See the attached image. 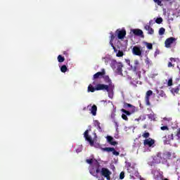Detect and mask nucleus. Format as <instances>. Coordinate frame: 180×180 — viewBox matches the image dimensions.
I'll return each instance as SVG.
<instances>
[{"mask_svg":"<svg viewBox=\"0 0 180 180\" xmlns=\"http://www.w3.org/2000/svg\"><path fill=\"white\" fill-rule=\"evenodd\" d=\"M110 46H113V40H115V34L113 33H110Z\"/></svg>","mask_w":180,"mask_h":180,"instance_id":"nucleus-26","label":"nucleus"},{"mask_svg":"<svg viewBox=\"0 0 180 180\" xmlns=\"http://www.w3.org/2000/svg\"><path fill=\"white\" fill-rule=\"evenodd\" d=\"M89 172L95 178H99L98 174L100 172L101 176L106 178L107 180H110V175H112V172L109 169L105 167L101 169V165L98 162L89 169Z\"/></svg>","mask_w":180,"mask_h":180,"instance_id":"nucleus-1","label":"nucleus"},{"mask_svg":"<svg viewBox=\"0 0 180 180\" xmlns=\"http://www.w3.org/2000/svg\"><path fill=\"white\" fill-rule=\"evenodd\" d=\"M164 34H165V28H164V27L160 28V30H159V35L160 36H162Z\"/></svg>","mask_w":180,"mask_h":180,"instance_id":"nucleus-27","label":"nucleus"},{"mask_svg":"<svg viewBox=\"0 0 180 180\" xmlns=\"http://www.w3.org/2000/svg\"><path fill=\"white\" fill-rule=\"evenodd\" d=\"M162 157H161V153H158L157 156H155L153 158V160L155 161V162H156L157 164H159V162H161V160H162Z\"/></svg>","mask_w":180,"mask_h":180,"instance_id":"nucleus-16","label":"nucleus"},{"mask_svg":"<svg viewBox=\"0 0 180 180\" xmlns=\"http://www.w3.org/2000/svg\"><path fill=\"white\" fill-rule=\"evenodd\" d=\"M155 22L158 23V25H161V23H162V18H157Z\"/></svg>","mask_w":180,"mask_h":180,"instance_id":"nucleus-35","label":"nucleus"},{"mask_svg":"<svg viewBox=\"0 0 180 180\" xmlns=\"http://www.w3.org/2000/svg\"><path fill=\"white\" fill-rule=\"evenodd\" d=\"M151 95H153V91L148 90L146 92V96L148 97V98H150V96H151Z\"/></svg>","mask_w":180,"mask_h":180,"instance_id":"nucleus-37","label":"nucleus"},{"mask_svg":"<svg viewBox=\"0 0 180 180\" xmlns=\"http://www.w3.org/2000/svg\"><path fill=\"white\" fill-rule=\"evenodd\" d=\"M131 32L135 35V36H140L141 37H144V33L143 32V30L140 29H132L131 30Z\"/></svg>","mask_w":180,"mask_h":180,"instance_id":"nucleus-11","label":"nucleus"},{"mask_svg":"<svg viewBox=\"0 0 180 180\" xmlns=\"http://www.w3.org/2000/svg\"><path fill=\"white\" fill-rule=\"evenodd\" d=\"M145 29L148 31V34H154V29L151 28L150 25H145Z\"/></svg>","mask_w":180,"mask_h":180,"instance_id":"nucleus-17","label":"nucleus"},{"mask_svg":"<svg viewBox=\"0 0 180 180\" xmlns=\"http://www.w3.org/2000/svg\"><path fill=\"white\" fill-rule=\"evenodd\" d=\"M164 180H168V179H165Z\"/></svg>","mask_w":180,"mask_h":180,"instance_id":"nucleus-55","label":"nucleus"},{"mask_svg":"<svg viewBox=\"0 0 180 180\" xmlns=\"http://www.w3.org/2000/svg\"><path fill=\"white\" fill-rule=\"evenodd\" d=\"M146 64H150V59H148V58H146V60H145Z\"/></svg>","mask_w":180,"mask_h":180,"instance_id":"nucleus-49","label":"nucleus"},{"mask_svg":"<svg viewBox=\"0 0 180 180\" xmlns=\"http://www.w3.org/2000/svg\"><path fill=\"white\" fill-rule=\"evenodd\" d=\"M106 74L105 69H101V72H98L93 76V81L98 79L99 78H103V76Z\"/></svg>","mask_w":180,"mask_h":180,"instance_id":"nucleus-6","label":"nucleus"},{"mask_svg":"<svg viewBox=\"0 0 180 180\" xmlns=\"http://www.w3.org/2000/svg\"><path fill=\"white\" fill-rule=\"evenodd\" d=\"M162 140L164 141V143H169V141H171V140H174V134H171L167 135V136H165L162 137Z\"/></svg>","mask_w":180,"mask_h":180,"instance_id":"nucleus-13","label":"nucleus"},{"mask_svg":"<svg viewBox=\"0 0 180 180\" xmlns=\"http://www.w3.org/2000/svg\"><path fill=\"white\" fill-rule=\"evenodd\" d=\"M134 65H136V66H139V64H140L138 60H134Z\"/></svg>","mask_w":180,"mask_h":180,"instance_id":"nucleus-48","label":"nucleus"},{"mask_svg":"<svg viewBox=\"0 0 180 180\" xmlns=\"http://www.w3.org/2000/svg\"><path fill=\"white\" fill-rule=\"evenodd\" d=\"M167 67H168V68H171V67H172V68H174V67H175V64H172V62H169L167 64Z\"/></svg>","mask_w":180,"mask_h":180,"instance_id":"nucleus-39","label":"nucleus"},{"mask_svg":"<svg viewBox=\"0 0 180 180\" xmlns=\"http://www.w3.org/2000/svg\"><path fill=\"white\" fill-rule=\"evenodd\" d=\"M91 113L93 115V116H96V112L98 110V107L95 105H94L91 108Z\"/></svg>","mask_w":180,"mask_h":180,"instance_id":"nucleus-19","label":"nucleus"},{"mask_svg":"<svg viewBox=\"0 0 180 180\" xmlns=\"http://www.w3.org/2000/svg\"><path fill=\"white\" fill-rule=\"evenodd\" d=\"M120 179H124V172H122L120 174Z\"/></svg>","mask_w":180,"mask_h":180,"instance_id":"nucleus-41","label":"nucleus"},{"mask_svg":"<svg viewBox=\"0 0 180 180\" xmlns=\"http://www.w3.org/2000/svg\"><path fill=\"white\" fill-rule=\"evenodd\" d=\"M142 137H143V139H148V137H150V133L145 131L143 134H142Z\"/></svg>","mask_w":180,"mask_h":180,"instance_id":"nucleus-28","label":"nucleus"},{"mask_svg":"<svg viewBox=\"0 0 180 180\" xmlns=\"http://www.w3.org/2000/svg\"><path fill=\"white\" fill-rule=\"evenodd\" d=\"M60 71L61 72H67L68 71V68H67V65H63L60 68Z\"/></svg>","mask_w":180,"mask_h":180,"instance_id":"nucleus-24","label":"nucleus"},{"mask_svg":"<svg viewBox=\"0 0 180 180\" xmlns=\"http://www.w3.org/2000/svg\"><path fill=\"white\" fill-rule=\"evenodd\" d=\"M96 91V87H94L92 84H89L88 88H87V91L88 92H95Z\"/></svg>","mask_w":180,"mask_h":180,"instance_id":"nucleus-22","label":"nucleus"},{"mask_svg":"<svg viewBox=\"0 0 180 180\" xmlns=\"http://www.w3.org/2000/svg\"><path fill=\"white\" fill-rule=\"evenodd\" d=\"M169 60L172 63H176V58H170Z\"/></svg>","mask_w":180,"mask_h":180,"instance_id":"nucleus-46","label":"nucleus"},{"mask_svg":"<svg viewBox=\"0 0 180 180\" xmlns=\"http://www.w3.org/2000/svg\"><path fill=\"white\" fill-rule=\"evenodd\" d=\"M94 124L95 127H96L98 130V131H102V128L101 127V122L98 120H94Z\"/></svg>","mask_w":180,"mask_h":180,"instance_id":"nucleus-18","label":"nucleus"},{"mask_svg":"<svg viewBox=\"0 0 180 180\" xmlns=\"http://www.w3.org/2000/svg\"><path fill=\"white\" fill-rule=\"evenodd\" d=\"M145 100H146V105L148 106H150V105H151V103H150V97L146 96Z\"/></svg>","mask_w":180,"mask_h":180,"instance_id":"nucleus-33","label":"nucleus"},{"mask_svg":"<svg viewBox=\"0 0 180 180\" xmlns=\"http://www.w3.org/2000/svg\"><path fill=\"white\" fill-rule=\"evenodd\" d=\"M158 54H160V50L156 49L155 51V57H157V56H158Z\"/></svg>","mask_w":180,"mask_h":180,"instance_id":"nucleus-45","label":"nucleus"},{"mask_svg":"<svg viewBox=\"0 0 180 180\" xmlns=\"http://www.w3.org/2000/svg\"><path fill=\"white\" fill-rule=\"evenodd\" d=\"M158 98H160V96L161 98H167V94H165V92L164 91L161 90L160 91H158Z\"/></svg>","mask_w":180,"mask_h":180,"instance_id":"nucleus-21","label":"nucleus"},{"mask_svg":"<svg viewBox=\"0 0 180 180\" xmlns=\"http://www.w3.org/2000/svg\"><path fill=\"white\" fill-rule=\"evenodd\" d=\"M157 101H160V100L158 99Z\"/></svg>","mask_w":180,"mask_h":180,"instance_id":"nucleus-56","label":"nucleus"},{"mask_svg":"<svg viewBox=\"0 0 180 180\" xmlns=\"http://www.w3.org/2000/svg\"><path fill=\"white\" fill-rule=\"evenodd\" d=\"M96 91H106L107 92H110V91H113V89H111L110 86H108L107 84H96Z\"/></svg>","mask_w":180,"mask_h":180,"instance_id":"nucleus-3","label":"nucleus"},{"mask_svg":"<svg viewBox=\"0 0 180 180\" xmlns=\"http://www.w3.org/2000/svg\"><path fill=\"white\" fill-rule=\"evenodd\" d=\"M164 120H168V118L165 117V118H164Z\"/></svg>","mask_w":180,"mask_h":180,"instance_id":"nucleus-51","label":"nucleus"},{"mask_svg":"<svg viewBox=\"0 0 180 180\" xmlns=\"http://www.w3.org/2000/svg\"><path fill=\"white\" fill-rule=\"evenodd\" d=\"M115 34H117L120 40H123L126 37V30L122 28V30L118 29L115 31Z\"/></svg>","mask_w":180,"mask_h":180,"instance_id":"nucleus-4","label":"nucleus"},{"mask_svg":"<svg viewBox=\"0 0 180 180\" xmlns=\"http://www.w3.org/2000/svg\"><path fill=\"white\" fill-rule=\"evenodd\" d=\"M146 47L148 49V50H153V44L146 43Z\"/></svg>","mask_w":180,"mask_h":180,"instance_id":"nucleus-36","label":"nucleus"},{"mask_svg":"<svg viewBox=\"0 0 180 180\" xmlns=\"http://www.w3.org/2000/svg\"><path fill=\"white\" fill-rule=\"evenodd\" d=\"M111 68L114 70L118 75H123V63L113 60L111 63Z\"/></svg>","mask_w":180,"mask_h":180,"instance_id":"nucleus-2","label":"nucleus"},{"mask_svg":"<svg viewBox=\"0 0 180 180\" xmlns=\"http://www.w3.org/2000/svg\"><path fill=\"white\" fill-rule=\"evenodd\" d=\"M170 92L172 95H180V84L176 87L170 88Z\"/></svg>","mask_w":180,"mask_h":180,"instance_id":"nucleus-12","label":"nucleus"},{"mask_svg":"<svg viewBox=\"0 0 180 180\" xmlns=\"http://www.w3.org/2000/svg\"><path fill=\"white\" fill-rule=\"evenodd\" d=\"M86 162H87V164H90V165H91L94 163V159H87L86 160Z\"/></svg>","mask_w":180,"mask_h":180,"instance_id":"nucleus-40","label":"nucleus"},{"mask_svg":"<svg viewBox=\"0 0 180 180\" xmlns=\"http://www.w3.org/2000/svg\"><path fill=\"white\" fill-rule=\"evenodd\" d=\"M121 112L122 113H124L127 116H130L131 115H133V110H131L130 111L124 110V108L121 109Z\"/></svg>","mask_w":180,"mask_h":180,"instance_id":"nucleus-20","label":"nucleus"},{"mask_svg":"<svg viewBox=\"0 0 180 180\" xmlns=\"http://www.w3.org/2000/svg\"><path fill=\"white\" fill-rule=\"evenodd\" d=\"M175 40L176 39L174 37L167 38L165 41V47H167V49H169V47H171V45L172 44V43H174V41H175Z\"/></svg>","mask_w":180,"mask_h":180,"instance_id":"nucleus-10","label":"nucleus"},{"mask_svg":"<svg viewBox=\"0 0 180 180\" xmlns=\"http://www.w3.org/2000/svg\"><path fill=\"white\" fill-rule=\"evenodd\" d=\"M155 4H157L159 6H162V0H153Z\"/></svg>","mask_w":180,"mask_h":180,"instance_id":"nucleus-29","label":"nucleus"},{"mask_svg":"<svg viewBox=\"0 0 180 180\" xmlns=\"http://www.w3.org/2000/svg\"><path fill=\"white\" fill-rule=\"evenodd\" d=\"M114 148H104L103 151H107V153H112Z\"/></svg>","mask_w":180,"mask_h":180,"instance_id":"nucleus-30","label":"nucleus"},{"mask_svg":"<svg viewBox=\"0 0 180 180\" xmlns=\"http://www.w3.org/2000/svg\"><path fill=\"white\" fill-rule=\"evenodd\" d=\"M154 179L155 180H164V179H162V176H161L160 173H158L157 175H154Z\"/></svg>","mask_w":180,"mask_h":180,"instance_id":"nucleus-25","label":"nucleus"},{"mask_svg":"<svg viewBox=\"0 0 180 180\" xmlns=\"http://www.w3.org/2000/svg\"><path fill=\"white\" fill-rule=\"evenodd\" d=\"M58 63H64L65 61V58H64L63 56L59 55L58 56Z\"/></svg>","mask_w":180,"mask_h":180,"instance_id":"nucleus-23","label":"nucleus"},{"mask_svg":"<svg viewBox=\"0 0 180 180\" xmlns=\"http://www.w3.org/2000/svg\"><path fill=\"white\" fill-rule=\"evenodd\" d=\"M122 119H123V120H125L126 122L129 120V117H127V115H126V114L122 115Z\"/></svg>","mask_w":180,"mask_h":180,"instance_id":"nucleus-38","label":"nucleus"},{"mask_svg":"<svg viewBox=\"0 0 180 180\" xmlns=\"http://www.w3.org/2000/svg\"><path fill=\"white\" fill-rule=\"evenodd\" d=\"M135 120H137L138 122L139 120H146V115H143L139 116V117L138 119H136Z\"/></svg>","mask_w":180,"mask_h":180,"instance_id":"nucleus-34","label":"nucleus"},{"mask_svg":"<svg viewBox=\"0 0 180 180\" xmlns=\"http://www.w3.org/2000/svg\"><path fill=\"white\" fill-rule=\"evenodd\" d=\"M138 68H139V66L134 65L133 68L134 72H137Z\"/></svg>","mask_w":180,"mask_h":180,"instance_id":"nucleus-44","label":"nucleus"},{"mask_svg":"<svg viewBox=\"0 0 180 180\" xmlns=\"http://www.w3.org/2000/svg\"><path fill=\"white\" fill-rule=\"evenodd\" d=\"M111 47H112L115 53H117V49H116V47L115 46V45H113V44L112 45H111Z\"/></svg>","mask_w":180,"mask_h":180,"instance_id":"nucleus-47","label":"nucleus"},{"mask_svg":"<svg viewBox=\"0 0 180 180\" xmlns=\"http://www.w3.org/2000/svg\"><path fill=\"white\" fill-rule=\"evenodd\" d=\"M105 82H106V84H108V86H110L111 87V89H115V85H113L112 84V79H110V78L109 77L108 75H103V77Z\"/></svg>","mask_w":180,"mask_h":180,"instance_id":"nucleus-9","label":"nucleus"},{"mask_svg":"<svg viewBox=\"0 0 180 180\" xmlns=\"http://www.w3.org/2000/svg\"><path fill=\"white\" fill-rule=\"evenodd\" d=\"M155 143V141L151 138L146 139L143 141V146L148 147H153Z\"/></svg>","mask_w":180,"mask_h":180,"instance_id":"nucleus-8","label":"nucleus"},{"mask_svg":"<svg viewBox=\"0 0 180 180\" xmlns=\"http://www.w3.org/2000/svg\"><path fill=\"white\" fill-rule=\"evenodd\" d=\"M128 171H130V168H128Z\"/></svg>","mask_w":180,"mask_h":180,"instance_id":"nucleus-54","label":"nucleus"},{"mask_svg":"<svg viewBox=\"0 0 180 180\" xmlns=\"http://www.w3.org/2000/svg\"><path fill=\"white\" fill-rule=\"evenodd\" d=\"M166 136V138L165 139H168V136L165 135Z\"/></svg>","mask_w":180,"mask_h":180,"instance_id":"nucleus-52","label":"nucleus"},{"mask_svg":"<svg viewBox=\"0 0 180 180\" xmlns=\"http://www.w3.org/2000/svg\"><path fill=\"white\" fill-rule=\"evenodd\" d=\"M161 130H169V128H168V126H163L160 127Z\"/></svg>","mask_w":180,"mask_h":180,"instance_id":"nucleus-43","label":"nucleus"},{"mask_svg":"<svg viewBox=\"0 0 180 180\" xmlns=\"http://www.w3.org/2000/svg\"><path fill=\"white\" fill-rule=\"evenodd\" d=\"M112 154L113 155H119V152L116 151V150H115V148H113V150H112Z\"/></svg>","mask_w":180,"mask_h":180,"instance_id":"nucleus-42","label":"nucleus"},{"mask_svg":"<svg viewBox=\"0 0 180 180\" xmlns=\"http://www.w3.org/2000/svg\"><path fill=\"white\" fill-rule=\"evenodd\" d=\"M124 109H127L128 108H130V109L132 110V112H135L137 110V109L134 105L127 103H124Z\"/></svg>","mask_w":180,"mask_h":180,"instance_id":"nucleus-14","label":"nucleus"},{"mask_svg":"<svg viewBox=\"0 0 180 180\" xmlns=\"http://www.w3.org/2000/svg\"><path fill=\"white\" fill-rule=\"evenodd\" d=\"M174 85L172 78L169 79L167 82V86H172Z\"/></svg>","mask_w":180,"mask_h":180,"instance_id":"nucleus-32","label":"nucleus"},{"mask_svg":"<svg viewBox=\"0 0 180 180\" xmlns=\"http://www.w3.org/2000/svg\"><path fill=\"white\" fill-rule=\"evenodd\" d=\"M142 52L143 50L141 49V46H135L132 49V53L134 56H139V57H141Z\"/></svg>","mask_w":180,"mask_h":180,"instance_id":"nucleus-7","label":"nucleus"},{"mask_svg":"<svg viewBox=\"0 0 180 180\" xmlns=\"http://www.w3.org/2000/svg\"><path fill=\"white\" fill-rule=\"evenodd\" d=\"M93 84L95 85V82H93Z\"/></svg>","mask_w":180,"mask_h":180,"instance_id":"nucleus-53","label":"nucleus"},{"mask_svg":"<svg viewBox=\"0 0 180 180\" xmlns=\"http://www.w3.org/2000/svg\"><path fill=\"white\" fill-rule=\"evenodd\" d=\"M116 56L117 57H123V56H124V53H123V51H118Z\"/></svg>","mask_w":180,"mask_h":180,"instance_id":"nucleus-31","label":"nucleus"},{"mask_svg":"<svg viewBox=\"0 0 180 180\" xmlns=\"http://www.w3.org/2000/svg\"><path fill=\"white\" fill-rule=\"evenodd\" d=\"M114 140L115 139L111 136H107V141L109 144H110L111 146H117L118 143Z\"/></svg>","mask_w":180,"mask_h":180,"instance_id":"nucleus-15","label":"nucleus"},{"mask_svg":"<svg viewBox=\"0 0 180 180\" xmlns=\"http://www.w3.org/2000/svg\"><path fill=\"white\" fill-rule=\"evenodd\" d=\"M98 180H105V179H103V177H101V178H99L98 177Z\"/></svg>","mask_w":180,"mask_h":180,"instance_id":"nucleus-50","label":"nucleus"},{"mask_svg":"<svg viewBox=\"0 0 180 180\" xmlns=\"http://www.w3.org/2000/svg\"><path fill=\"white\" fill-rule=\"evenodd\" d=\"M84 137L86 141H88L91 147H93L94 141L92 140V137L89 136V131L86 129L84 131Z\"/></svg>","mask_w":180,"mask_h":180,"instance_id":"nucleus-5","label":"nucleus"}]
</instances>
